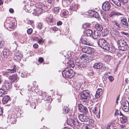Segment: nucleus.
<instances>
[{"instance_id":"61","label":"nucleus","mask_w":129,"mask_h":129,"mask_svg":"<svg viewBox=\"0 0 129 129\" xmlns=\"http://www.w3.org/2000/svg\"><path fill=\"white\" fill-rule=\"evenodd\" d=\"M38 61L39 62L42 63L43 61V59L42 58H39Z\"/></svg>"},{"instance_id":"54","label":"nucleus","mask_w":129,"mask_h":129,"mask_svg":"<svg viewBox=\"0 0 129 129\" xmlns=\"http://www.w3.org/2000/svg\"><path fill=\"white\" fill-rule=\"evenodd\" d=\"M81 84L79 83H77V85H76V88L77 89H79L81 86Z\"/></svg>"},{"instance_id":"19","label":"nucleus","mask_w":129,"mask_h":129,"mask_svg":"<svg viewBox=\"0 0 129 129\" xmlns=\"http://www.w3.org/2000/svg\"><path fill=\"white\" fill-rule=\"evenodd\" d=\"M101 47L107 51L109 50H110V45L107 41Z\"/></svg>"},{"instance_id":"57","label":"nucleus","mask_w":129,"mask_h":129,"mask_svg":"<svg viewBox=\"0 0 129 129\" xmlns=\"http://www.w3.org/2000/svg\"><path fill=\"white\" fill-rule=\"evenodd\" d=\"M25 90L24 89H22L21 91L20 92V93L21 94V95H23L25 93Z\"/></svg>"},{"instance_id":"50","label":"nucleus","mask_w":129,"mask_h":129,"mask_svg":"<svg viewBox=\"0 0 129 129\" xmlns=\"http://www.w3.org/2000/svg\"><path fill=\"white\" fill-rule=\"evenodd\" d=\"M98 109L97 107H95L94 108V109L93 110V112L94 114H96L98 111Z\"/></svg>"},{"instance_id":"15","label":"nucleus","mask_w":129,"mask_h":129,"mask_svg":"<svg viewBox=\"0 0 129 129\" xmlns=\"http://www.w3.org/2000/svg\"><path fill=\"white\" fill-rule=\"evenodd\" d=\"M110 33L112 36L115 38L118 35V32L114 28H112L111 29Z\"/></svg>"},{"instance_id":"32","label":"nucleus","mask_w":129,"mask_h":129,"mask_svg":"<svg viewBox=\"0 0 129 129\" xmlns=\"http://www.w3.org/2000/svg\"><path fill=\"white\" fill-rule=\"evenodd\" d=\"M92 31L90 29H88L86 30L85 33V36H90L92 34Z\"/></svg>"},{"instance_id":"52","label":"nucleus","mask_w":129,"mask_h":129,"mask_svg":"<svg viewBox=\"0 0 129 129\" xmlns=\"http://www.w3.org/2000/svg\"><path fill=\"white\" fill-rule=\"evenodd\" d=\"M2 88L0 89V96H2L3 93L5 91H4L3 89H2Z\"/></svg>"},{"instance_id":"11","label":"nucleus","mask_w":129,"mask_h":129,"mask_svg":"<svg viewBox=\"0 0 129 129\" xmlns=\"http://www.w3.org/2000/svg\"><path fill=\"white\" fill-rule=\"evenodd\" d=\"M78 117L79 119L82 122H87L89 120V117L85 116L84 114H81Z\"/></svg>"},{"instance_id":"28","label":"nucleus","mask_w":129,"mask_h":129,"mask_svg":"<svg viewBox=\"0 0 129 129\" xmlns=\"http://www.w3.org/2000/svg\"><path fill=\"white\" fill-rule=\"evenodd\" d=\"M107 41L103 39H101L99 40L98 42L99 45L101 47Z\"/></svg>"},{"instance_id":"38","label":"nucleus","mask_w":129,"mask_h":129,"mask_svg":"<svg viewBox=\"0 0 129 129\" xmlns=\"http://www.w3.org/2000/svg\"><path fill=\"white\" fill-rule=\"evenodd\" d=\"M108 29L106 28H105L102 31V34L103 36H105L108 35Z\"/></svg>"},{"instance_id":"62","label":"nucleus","mask_w":129,"mask_h":129,"mask_svg":"<svg viewBox=\"0 0 129 129\" xmlns=\"http://www.w3.org/2000/svg\"><path fill=\"white\" fill-rule=\"evenodd\" d=\"M106 59H109L111 58V56L110 55H106Z\"/></svg>"},{"instance_id":"42","label":"nucleus","mask_w":129,"mask_h":129,"mask_svg":"<svg viewBox=\"0 0 129 129\" xmlns=\"http://www.w3.org/2000/svg\"><path fill=\"white\" fill-rule=\"evenodd\" d=\"M5 42L3 41H0V48H3L4 46Z\"/></svg>"},{"instance_id":"27","label":"nucleus","mask_w":129,"mask_h":129,"mask_svg":"<svg viewBox=\"0 0 129 129\" xmlns=\"http://www.w3.org/2000/svg\"><path fill=\"white\" fill-rule=\"evenodd\" d=\"M10 97L8 95L5 96L3 99V102L4 104H5L10 101Z\"/></svg>"},{"instance_id":"16","label":"nucleus","mask_w":129,"mask_h":129,"mask_svg":"<svg viewBox=\"0 0 129 129\" xmlns=\"http://www.w3.org/2000/svg\"><path fill=\"white\" fill-rule=\"evenodd\" d=\"M3 57L7 58L10 54V51L9 50L7 49H5L2 52Z\"/></svg>"},{"instance_id":"40","label":"nucleus","mask_w":129,"mask_h":129,"mask_svg":"<svg viewBox=\"0 0 129 129\" xmlns=\"http://www.w3.org/2000/svg\"><path fill=\"white\" fill-rule=\"evenodd\" d=\"M26 73L24 71L22 72L21 73L20 72L19 73V75H20L21 77L22 78H25L26 77Z\"/></svg>"},{"instance_id":"29","label":"nucleus","mask_w":129,"mask_h":129,"mask_svg":"<svg viewBox=\"0 0 129 129\" xmlns=\"http://www.w3.org/2000/svg\"><path fill=\"white\" fill-rule=\"evenodd\" d=\"M9 79L12 82H16L17 80V75H14L12 76H10L9 77Z\"/></svg>"},{"instance_id":"49","label":"nucleus","mask_w":129,"mask_h":129,"mask_svg":"<svg viewBox=\"0 0 129 129\" xmlns=\"http://www.w3.org/2000/svg\"><path fill=\"white\" fill-rule=\"evenodd\" d=\"M31 106L33 108L35 109L36 106V104L32 102L31 104Z\"/></svg>"},{"instance_id":"22","label":"nucleus","mask_w":129,"mask_h":129,"mask_svg":"<svg viewBox=\"0 0 129 129\" xmlns=\"http://www.w3.org/2000/svg\"><path fill=\"white\" fill-rule=\"evenodd\" d=\"M121 23L124 27L127 28L128 27V25L126 19L125 18H123L121 20Z\"/></svg>"},{"instance_id":"18","label":"nucleus","mask_w":129,"mask_h":129,"mask_svg":"<svg viewBox=\"0 0 129 129\" xmlns=\"http://www.w3.org/2000/svg\"><path fill=\"white\" fill-rule=\"evenodd\" d=\"M22 57V53L20 52H19V51L15 54L14 58L17 60H20Z\"/></svg>"},{"instance_id":"21","label":"nucleus","mask_w":129,"mask_h":129,"mask_svg":"<svg viewBox=\"0 0 129 129\" xmlns=\"http://www.w3.org/2000/svg\"><path fill=\"white\" fill-rule=\"evenodd\" d=\"M103 66L102 64L100 63H96L93 65V67L96 69H100Z\"/></svg>"},{"instance_id":"59","label":"nucleus","mask_w":129,"mask_h":129,"mask_svg":"<svg viewBox=\"0 0 129 129\" xmlns=\"http://www.w3.org/2000/svg\"><path fill=\"white\" fill-rule=\"evenodd\" d=\"M34 47L35 48H38V46L37 44H35L33 45Z\"/></svg>"},{"instance_id":"48","label":"nucleus","mask_w":129,"mask_h":129,"mask_svg":"<svg viewBox=\"0 0 129 129\" xmlns=\"http://www.w3.org/2000/svg\"><path fill=\"white\" fill-rule=\"evenodd\" d=\"M42 24L41 22H40L38 23V28L40 29H42Z\"/></svg>"},{"instance_id":"34","label":"nucleus","mask_w":129,"mask_h":129,"mask_svg":"<svg viewBox=\"0 0 129 129\" xmlns=\"http://www.w3.org/2000/svg\"><path fill=\"white\" fill-rule=\"evenodd\" d=\"M114 4L118 7L121 6V2L120 0H112Z\"/></svg>"},{"instance_id":"35","label":"nucleus","mask_w":129,"mask_h":129,"mask_svg":"<svg viewBox=\"0 0 129 129\" xmlns=\"http://www.w3.org/2000/svg\"><path fill=\"white\" fill-rule=\"evenodd\" d=\"M67 66L69 67L73 68L75 66L74 62L71 60H69L68 62H67Z\"/></svg>"},{"instance_id":"1","label":"nucleus","mask_w":129,"mask_h":129,"mask_svg":"<svg viewBox=\"0 0 129 129\" xmlns=\"http://www.w3.org/2000/svg\"><path fill=\"white\" fill-rule=\"evenodd\" d=\"M75 74L74 71L70 68H66L62 72L63 76L66 78H71Z\"/></svg>"},{"instance_id":"10","label":"nucleus","mask_w":129,"mask_h":129,"mask_svg":"<svg viewBox=\"0 0 129 129\" xmlns=\"http://www.w3.org/2000/svg\"><path fill=\"white\" fill-rule=\"evenodd\" d=\"M70 122L71 123V125H78L79 124L78 121V120L77 118V116L76 115L74 114L73 116V119H71Z\"/></svg>"},{"instance_id":"14","label":"nucleus","mask_w":129,"mask_h":129,"mask_svg":"<svg viewBox=\"0 0 129 129\" xmlns=\"http://www.w3.org/2000/svg\"><path fill=\"white\" fill-rule=\"evenodd\" d=\"M122 15L121 13L117 12L116 10H114L112 11L109 14V16L111 17H112L115 16H119Z\"/></svg>"},{"instance_id":"39","label":"nucleus","mask_w":129,"mask_h":129,"mask_svg":"<svg viewBox=\"0 0 129 129\" xmlns=\"http://www.w3.org/2000/svg\"><path fill=\"white\" fill-rule=\"evenodd\" d=\"M63 111L64 113H67L69 111V109L68 107H64L63 108Z\"/></svg>"},{"instance_id":"23","label":"nucleus","mask_w":129,"mask_h":129,"mask_svg":"<svg viewBox=\"0 0 129 129\" xmlns=\"http://www.w3.org/2000/svg\"><path fill=\"white\" fill-rule=\"evenodd\" d=\"M82 43L84 45H91L90 42L88 39L86 38H84L81 40Z\"/></svg>"},{"instance_id":"31","label":"nucleus","mask_w":129,"mask_h":129,"mask_svg":"<svg viewBox=\"0 0 129 129\" xmlns=\"http://www.w3.org/2000/svg\"><path fill=\"white\" fill-rule=\"evenodd\" d=\"M80 58L81 59H82L83 61L89 60V61H90V60L88 59V57L85 54L82 55L80 56Z\"/></svg>"},{"instance_id":"58","label":"nucleus","mask_w":129,"mask_h":129,"mask_svg":"<svg viewBox=\"0 0 129 129\" xmlns=\"http://www.w3.org/2000/svg\"><path fill=\"white\" fill-rule=\"evenodd\" d=\"M128 0H120V2H121L122 3H126L128 2Z\"/></svg>"},{"instance_id":"51","label":"nucleus","mask_w":129,"mask_h":129,"mask_svg":"<svg viewBox=\"0 0 129 129\" xmlns=\"http://www.w3.org/2000/svg\"><path fill=\"white\" fill-rule=\"evenodd\" d=\"M46 19V21L48 22H53V20L51 19L49 17H47Z\"/></svg>"},{"instance_id":"43","label":"nucleus","mask_w":129,"mask_h":129,"mask_svg":"<svg viewBox=\"0 0 129 129\" xmlns=\"http://www.w3.org/2000/svg\"><path fill=\"white\" fill-rule=\"evenodd\" d=\"M14 24L13 23L10 22L9 24V28L13 29L14 27Z\"/></svg>"},{"instance_id":"4","label":"nucleus","mask_w":129,"mask_h":129,"mask_svg":"<svg viewBox=\"0 0 129 129\" xmlns=\"http://www.w3.org/2000/svg\"><path fill=\"white\" fill-rule=\"evenodd\" d=\"M90 95L88 90L84 91L81 93L80 95V97L82 99L86 100L83 101H87L90 99Z\"/></svg>"},{"instance_id":"64","label":"nucleus","mask_w":129,"mask_h":129,"mask_svg":"<svg viewBox=\"0 0 129 129\" xmlns=\"http://www.w3.org/2000/svg\"><path fill=\"white\" fill-rule=\"evenodd\" d=\"M3 109L0 108V116L1 115L3 114Z\"/></svg>"},{"instance_id":"53","label":"nucleus","mask_w":129,"mask_h":129,"mask_svg":"<svg viewBox=\"0 0 129 129\" xmlns=\"http://www.w3.org/2000/svg\"><path fill=\"white\" fill-rule=\"evenodd\" d=\"M108 78L109 79L110 82H112L114 80V78L112 76H109Z\"/></svg>"},{"instance_id":"9","label":"nucleus","mask_w":129,"mask_h":129,"mask_svg":"<svg viewBox=\"0 0 129 129\" xmlns=\"http://www.w3.org/2000/svg\"><path fill=\"white\" fill-rule=\"evenodd\" d=\"M33 10L31 11L32 13L36 16H38L42 12V9L41 8H36L34 9H31Z\"/></svg>"},{"instance_id":"63","label":"nucleus","mask_w":129,"mask_h":129,"mask_svg":"<svg viewBox=\"0 0 129 129\" xmlns=\"http://www.w3.org/2000/svg\"><path fill=\"white\" fill-rule=\"evenodd\" d=\"M62 24V22L60 21H59L57 22V24L58 25H60Z\"/></svg>"},{"instance_id":"2","label":"nucleus","mask_w":129,"mask_h":129,"mask_svg":"<svg viewBox=\"0 0 129 129\" xmlns=\"http://www.w3.org/2000/svg\"><path fill=\"white\" fill-rule=\"evenodd\" d=\"M117 44L119 49L120 50L124 51L128 48V46L126 41L123 39H120L118 41Z\"/></svg>"},{"instance_id":"8","label":"nucleus","mask_w":129,"mask_h":129,"mask_svg":"<svg viewBox=\"0 0 129 129\" xmlns=\"http://www.w3.org/2000/svg\"><path fill=\"white\" fill-rule=\"evenodd\" d=\"M16 121V118L13 115L9 116L7 120V122L9 124H13L15 123Z\"/></svg>"},{"instance_id":"56","label":"nucleus","mask_w":129,"mask_h":129,"mask_svg":"<svg viewBox=\"0 0 129 129\" xmlns=\"http://www.w3.org/2000/svg\"><path fill=\"white\" fill-rule=\"evenodd\" d=\"M110 125H107L105 126V127L104 128H102V129H110Z\"/></svg>"},{"instance_id":"41","label":"nucleus","mask_w":129,"mask_h":129,"mask_svg":"<svg viewBox=\"0 0 129 129\" xmlns=\"http://www.w3.org/2000/svg\"><path fill=\"white\" fill-rule=\"evenodd\" d=\"M77 9V6L75 5H73L70 6V9L71 10L75 11Z\"/></svg>"},{"instance_id":"3","label":"nucleus","mask_w":129,"mask_h":129,"mask_svg":"<svg viewBox=\"0 0 129 129\" xmlns=\"http://www.w3.org/2000/svg\"><path fill=\"white\" fill-rule=\"evenodd\" d=\"M11 87V83L7 80L5 81L3 85H2V88L4 91L10 90Z\"/></svg>"},{"instance_id":"30","label":"nucleus","mask_w":129,"mask_h":129,"mask_svg":"<svg viewBox=\"0 0 129 129\" xmlns=\"http://www.w3.org/2000/svg\"><path fill=\"white\" fill-rule=\"evenodd\" d=\"M127 121V117L125 115H123L120 119V122L122 124L126 123Z\"/></svg>"},{"instance_id":"55","label":"nucleus","mask_w":129,"mask_h":129,"mask_svg":"<svg viewBox=\"0 0 129 129\" xmlns=\"http://www.w3.org/2000/svg\"><path fill=\"white\" fill-rule=\"evenodd\" d=\"M32 32V30L31 28L29 29H28L27 30V33L29 34H31Z\"/></svg>"},{"instance_id":"6","label":"nucleus","mask_w":129,"mask_h":129,"mask_svg":"<svg viewBox=\"0 0 129 129\" xmlns=\"http://www.w3.org/2000/svg\"><path fill=\"white\" fill-rule=\"evenodd\" d=\"M82 51L84 53L90 54L94 52V50L92 48L84 46L82 48Z\"/></svg>"},{"instance_id":"44","label":"nucleus","mask_w":129,"mask_h":129,"mask_svg":"<svg viewBox=\"0 0 129 129\" xmlns=\"http://www.w3.org/2000/svg\"><path fill=\"white\" fill-rule=\"evenodd\" d=\"M90 26L89 24L88 23H85L83 25L82 27L84 29L87 28Z\"/></svg>"},{"instance_id":"24","label":"nucleus","mask_w":129,"mask_h":129,"mask_svg":"<svg viewBox=\"0 0 129 129\" xmlns=\"http://www.w3.org/2000/svg\"><path fill=\"white\" fill-rule=\"evenodd\" d=\"M100 35V33L99 32L97 31H94L93 33H92V36L94 39H96L99 38Z\"/></svg>"},{"instance_id":"25","label":"nucleus","mask_w":129,"mask_h":129,"mask_svg":"<svg viewBox=\"0 0 129 129\" xmlns=\"http://www.w3.org/2000/svg\"><path fill=\"white\" fill-rule=\"evenodd\" d=\"M88 13L90 16L93 17H96V16L98 15V13L94 11L90 10L89 11Z\"/></svg>"},{"instance_id":"46","label":"nucleus","mask_w":129,"mask_h":129,"mask_svg":"<svg viewBox=\"0 0 129 129\" xmlns=\"http://www.w3.org/2000/svg\"><path fill=\"white\" fill-rule=\"evenodd\" d=\"M54 12L55 13H58L59 11V7H54Z\"/></svg>"},{"instance_id":"17","label":"nucleus","mask_w":129,"mask_h":129,"mask_svg":"<svg viewBox=\"0 0 129 129\" xmlns=\"http://www.w3.org/2000/svg\"><path fill=\"white\" fill-rule=\"evenodd\" d=\"M78 107L79 110L82 112H86L87 111V108L81 104L79 105Z\"/></svg>"},{"instance_id":"26","label":"nucleus","mask_w":129,"mask_h":129,"mask_svg":"<svg viewBox=\"0 0 129 129\" xmlns=\"http://www.w3.org/2000/svg\"><path fill=\"white\" fill-rule=\"evenodd\" d=\"M95 27L97 30L96 31L99 32L102 31L103 29L102 26L99 24H96L95 25Z\"/></svg>"},{"instance_id":"33","label":"nucleus","mask_w":129,"mask_h":129,"mask_svg":"<svg viewBox=\"0 0 129 129\" xmlns=\"http://www.w3.org/2000/svg\"><path fill=\"white\" fill-rule=\"evenodd\" d=\"M16 67L15 66L13 68H9L7 69V70L9 71L8 72L10 73H14L15 72H16Z\"/></svg>"},{"instance_id":"47","label":"nucleus","mask_w":129,"mask_h":129,"mask_svg":"<svg viewBox=\"0 0 129 129\" xmlns=\"http://www.w3.org/2000/svg\"><path fill=\"white\" fill-rule=\"evenodd\" d=\"M36 39L38 40V42L39 44H40L42 43H43V42L42 39H39L37 37H36Z\"/></svg>"},{"instance_id":"37","label":"nucleus","mask_w":129,"mask_h":129,"mask_svg":"<svg viewBox=\"0 0 129 129\" xmlns=\"http://www.w3.org/2000/svg\"><path fill=\"white\" fill-rule=\"evenodd\" d=\"M89 126H91L92 127L94 126V121L92 119H90L89 120Z\"/></svg>"},{"instance_id":"45","label":"nucleus","mask_w":129,"mask_h":129,"mask_svg":"<svg viewBox=\"0 0 129 129\" xmlns=\"http://www.w3.org/2000/svg\"><path fill=\"white\" fill-rule=\"evenodd\" d=\"M72 0H64L63 2H64L67 4L69 5L71 2Z\"/></svg>"},{"instance_id":"13","label":"nucleus","mask_w":129,"mask_h":129,"mask_svg":"<svg viewBox=\"0 0 129 129\" xmlns=\"http://www.w3.org/2000/svg\"><path fill=\"white\" fill-rule=\"evenodd\" d=\"M110 25L112 28H114L115 27L118 28L120 27V24L114 20L110 21Z\"/></svg>"},{"instance_id":"36","label":"nucleus","mask_w":129,"mask_h":129,"mask_svg":"<svg viewBox=\"0 0 129 129\" xmlns=\"http://www.w3.org/2000/svg\"><path fill=\"white\" fill-rule=\"evenodd\" d=\"M43 9H44L45 10H47L48 9H50L51 8V5H49L48 4H46V5H43L42 7Z\"/></svg>"},{"instance_id":"12","label":"nucleus","mask_w":129,"mask_h":129,"mask_svg":"<svg viewBox=\"0 0 129 129\" xmlns=\"http://www.w3.org/2000/svg\"><path fill=\"white\" fill-rule=\"evenodd\" d=\"M102 8L103 10L108 11L110 9V5L108 2H105L103 4Z\"/></svg>"},{"instance_id":"60","label":"nucleus","mask_w":129,"mask_h":129,"mask_svg":"<svg viewBox=\"0 0 129 129\" xmlns=\"http://www.w3.org/2000/svg\"><path fill=\"white\" fill-rule=\"evenodd\" d=\"M100 109H99V111L98 112L97 114H96V116L98 118H99L100 117Z\"/></svg>"},{"instance_id":"5","label":"nucleus","mask_w":129,"mask_h":129,"mask_svg":"<svg viewBox=\"0 0 129 129\" xmlns=\"http://www.w3.org/2000/svg\"><path fill=\"white\" fill-rule=\"evenodd\" d=\"M89 62V60H82L81 62H80V60L77 59L76 60L75 63L77 66L81 68H84L87 66V63Z\"/></svg>"},{"instance_id":"20","label":"nucleus","mask_w":129,"mask_h":129,"mask_svg":"<svg viewBox=\"0 0 129 129\" xmlns=\"http://www.w3.org/2000/svg\"><path fill=\"white\" fill-rule=\"evenodd\" d=\"M103 91L102 89L99 88L98 89L95 95L96 98H99L102 94Z\"/></svg>"},{"instance_id":"7","label":"nucleus","mask_w":129,"mask_h":129,"mask_svg":"<svg viewBox=\"0 0 129 129\" xmlns=\"http://www.w3.org/2000/svg\"><path fill=\"white\" fill-rule=\"evenodd\" d=\"M121 108L122 110L125 112L129 110V104L127 100H125L121 104Z\"/></svg>"}]
</instances>
